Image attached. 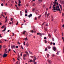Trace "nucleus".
I'll return each instance as SVG.
<instances>
[{
	"label": "nucleus",
	"mask_w": 64,
	"mask_h": 64,
	"mask_svg": "<svg viewBox=\"0 0 64 64\" xmlns=\"http://www.w3.org/2000/svg\"><path fill=\"white\" fill-rule=\"evenodd\" d=\"M33 61V60H30V62H32Z\"/></svg>",
	"instance_id": "33"
},
{
	"label": "nucleus",
	"mask_w": 64,
	"mask_h": 64,
	"mask_svg": "<svg viewBox=\"0 0 64 64\" xmlns=\"http://www.w3.org/2000/svg\"><path fill=\"white\" fill-rule=\"evenodd\" d=\"M63 19H62V22H63Z\"/></svg>",
	"instance_id": "64"
},
{
	"label": "nucleus",
	"mask_w": 64,
	"mask_h": 64,
	"mask_svg": "<svg viewBox=\"0 0 64 64\" xmlns=\"http://www.w3.org/2000/svg\"><path fill=\"white\" fill-rule=\"evenodd\" d=\"M8 52V51L6 50V49L5 50V52H4V53L5 54L7 53Z\"/></svg>",
	"instance_id": "10"
},
{
	"label": "nucleus",
	"mask_w": 64,
	"mask_h": 64,
	"mask_svg": "<svg viewBox=\"0 0 64 64\" xmlns=\"http://www.w3.org/2000/svg\"><path fill=\"white\" fill-rule=\"evenodd\" d=\"M47 12H45V16H46V15H47Z\"/></svg>",
	"instance_id": "22"
},
{
	"label": "nucleus",
	"mask_w": 64,
	"mask_h": 64,
	"mask_svg": "<svg viewBox=\"0 0 64 64\" xmlns=\"http://www.w3.org/2000/svg\"><path fill=\"white\" fill-rule=\"evenodd\" d=\"M34 64H37V62H34Z\"/></svg>",
	"instance_id": "63"
},
{
	"label": "nucleus",
	"mask_w": 64,
	"mask_h": 64,
	"mask_svg": "<svg viewBox=\"0 0 64 64\" xmlns=\"http://www.w3.org/2000/svg\"><path fill=\"white\" fill-rule=\"evenodd\" d=\"M3 43V42H2V41H1V40H0V43Z\"/></svg>",
	"instance_id": "32"
},
{
	"label": "nucleus",
	"mask_w": 64,
	"mask_h": 64,
	"mask_svg": "<svg viewBox=\"0 0 64 64\" xmlns=\"http://www.w3.org/2000/svg\"><path fill=\"white\" fill-rule=\"evenodd\" d=\"M26 45L27 47H28V46L29 45V44H26Z\"/></svg>",
	"instance_id": "43"
},
{
	"label": "nucleus",
	"mask_w": 64,
	"mask_h": 64,
	"mask_svg": "<svg viewBox=\"0 0 64 64\" xmlns=\"http://www.w3.org/2000/svg\"><path fill=\"white\" fill-rule=\"evenodd\" d=\"M26 57V56H25V54H24V55L23 57Z\"/></svg>",
	"instance_id": "44"
},
{
	"label": "nucleus",
	"mask_w": 64,
	"mask_h": 64,
	"mask_svg": "<svg viewBox=\"0 0 64 64\" xmlns=\"http://www.w3.org/2000/svg\"><path fill=\"white\" fill-rule=\"evenodd\" d=\"M26 54H28V52H26Z\"/></svg>",
	"instance_id": "52"
},
{
	"label": "nucleus",
	"mask_w": 64,
	"mask_h": 64,
	"mask_svg": "<svg viewBox=\"0 0 64 64\" xmlns=\"http://www.w3.org/2000/svg\"><path fill=\"white\" fill-rule=\"evenodd\" d=\"M25 13H27V10H25Z\"/></svg>",
	"instance_id": "16"
},
{
	"label": "nucleus",
	"mask_w": 64,
	"mask_h": 64,
	"mask_svg": "<svg viewBox=\"0 0 64 64\" xmlns=\"http://www.w3.org/2000/svg\"><path fill=\"white\" fill-rule=\"evenodd\" d=\"M63 52L64 53V47L63 48Z\"/></svg>",
	"instance_id": "54"
},
{
	"label": "nucleus",
	"mask_w": 64,
	"mask_h": 64,
	"mask_svg": "<svg viewBox=\"0 0 64 64\" xmlns=\"http://www.w3.org/2000/svg\"><path fill=\"white\" fill-rule=\"evenodd\" d=\"M12 20H13V18H11V21H12Z\"/></svg>",
	"instance_id": "59"
},
{
	"label": "nucleus",
	"mask_w": 64,
	"mask_h": 64,
	"mask_svg": "<svg viewBox=\"0 0 64 64\" xmlns=\"http://www.w3.org/2000/svg\"><path fill=\"white\" fill-rule=\"evenodd\" d=\"M56 4L57 5H58L59 4H58V3L57 2V3H56Z\"/></svg>",
	"instance_id": "57"
},
{
	"label": "nucleus",
	"mask_w": 64,
	"mask_h": 64,
	"mask_svg": "<svg viewBox=\"0 0 64 64\" xmlns=\"http://www.w3.org/2000/svg\"><path fill=\"white\" fill-rule=\"evenodd\" d=\"M23 58L24 59V60H25L26 59V58H25V57H23Z\"/></svg>",
	"instance_id": "53"
},
{
	"label": "nucleus",
	"mask_w": 64,
	"mask_h": 64,
	"mask_svg": "<svg viewBox=\"0 0 64 64\" xmlns=\"http://www.w3.org/2000/svg\"><path fill=\"white\" fill-rule=\"evenodd\" d=\"M25 32H26V31H24L22 32V34H25Z\"/></svg>",
	"instance_id": "13"
},
{
	"label": "nucleus",
	"mask_w": 64,
	"mask_h": 64,
	"mask_svg": "<svg viewBox=\"0 0 64 64\" xmlns=\"http://www.w3.org/2000/svg\"><path fill=\"white\" fill-rule=\"evenodd\" d=\"M48 49H50V48H51V47L50 46H48Z\"/></svg>",
	"instance_id": "27"
},
{
	"label": "nucleus",
	"mask_w": 64,
	"mask_h": 64,
	"mask_svg": "<svg viewBox=\"0 0 64 64\" xmlns=\"http://www.w3.org/2000/svg\"><path fill=\"white\" fill-rule=\"evenodd\" d=\"M18 24V22H17L16 23V25H17Z\"/></svg>",
	"instance_id": "42"
},
{
	"label": "nucleus",
	"mask_w": 64,
	"mask_h": 64,
	"mask_svg": "<svg viewBox=\"0 0 64 64\" xmlns=\"http://www.w3.org/2000/svg\"><path fill=\"white\" fill-rule=\"evenodd\" d=\"M56 32V30H55L54 31V33H55V32Z\"/></svg>",
	"instance_id": "60"
},
{
	"label": "nucleus",
	"mask_w": 64,
	"mask_h": 64,
	"mask_svg": "<svg viewBox=\"0 0 64 64\" xmlns=\"http://www.w3.org/2000/svg\"><path fill=\"white\" fill-rule=\"evenodd\" d=\"M32 14H30V15H28V17L29 18H30V17H32Z\"/></svg>",
	"instance_id": "8"
},
{
	"label": "nucleus",
	"mask_w": 64,
	"mask_h": 64,
	"mask_svg": "<svg viewBox=\"0 0 64 64\" xmlns=\"http://www.w3.org/2000/svg\"><path fill=\"white\" fill-rule=\"evenodd\" d=\"M52 41H54V38H52Z\"/></svg>",
	"instance_id": "18"
},
{
	"label": "nucleus",
	"mask_w": 64,
	"mask_h": 64,
	"mask_svg": "<svg viewBox=\"0 0 64 64\" xmlns=\"http://www.w3.org/2000/svg\"><path fill=\"white\" fill-rule=\"evenodd\" d=\"M5 26H2L1 27L2 28H4V27Z\"/></svg>",
	"instance_id": "30"
},
{
	"label": "nucleus",
	"mask_w": 64,
	"mask_h": 64,
	"mask_svg": "<svg viewBox=\"0 0 64 64\" xmlns=\"http://www.w3.org/2000/svg\"><path fill=\"white\" fill-rule=\"evenodd\" d=\"M18 6H20V5H21V4H20L19 3L18 4Z\"/></svg>",
	"instance_id": "40"
},
{
	"label": "nucleus",
	"mask_w": 64,
	"mask_h": 64,
	"mask_svg": "<svg viewBox=\"0 0 64 64\" xmlns=\"http://www.w3.org/2000/svg\"><path fill=\"white\" fill-rule=\"evenodd\" d=\"M38 19L40 18V16H38Z\"/></svg>",
	"instance_id": "29"
},
{
	"label": "nucleus",
	"mask_w": 64,
	"mask_h": 64,
	"mask_svg": "<svg viewBox=\"0 0 64 64\" xmlns=\"http://www.w3.org/2000/svg\"><path fill=\"white\" fill-rule=\"evenodd\" d=\"M18 44H19V45H20V43L19 42H18Z\"/></svg>",
	"instance_id": "47"
},
{
	"label": "nucleus",
	"mask_w": 64,
	"mask_h": 64,
	"mask_svg": "<svg viewBox=\"0 0 64 64\" xmlns=\"http://www.w3.org/2000/svg\"><path fill=\"white\" fill-rule=\"evenodd\" d=\"M7 54L4 53L3 55V58H5V57H7Z\"/></svg>",
	"instance_id": "2"
},
{
	"label": "nucleus",
	"mask_w": 64,
	"mask_h": 64,
	"mask_svg": "<svg viewBox=\"0 0 64 64\" xmlns=\"http://www.w3.org/2000/svg\"><path fill=\"white\" fill-rule=\"evenodd\" d=\"M52 57H54V56H55V55L54 54H52Z\"/></svg>",
	"instance_id": "41"
},
{
	"label": "nucleus",
	"mask_w": 64,
	"mask_h": 64,
	"mask_svg": "<svg viewBox=\"0 0 64 64\" xmlns=\"http://www.w3.org/2000/svg\"><path fill=\"white\" fill-rule=\"evenodd\" d=\"M1 15L2 16H3L4 18H5V16H4V15L3 14H2Z\"/></svg>",
	"instance_id": "19"
},
{
	"label": "nucleus",
	"mask_w": 64,
	"mask_h": 64,
	"mask_svg": "<svg viewBox=\"0 0 64 64\" xmlns=\"http://www.w3.org/2000/svg\"><path fill=\"white\" fill-rule=\"evenodd\" d=\"M20 16H22V12L20 11Z\"/></svg>",
	"instance_id": "12"
},
{
	"label": "nucleus",
	"mask_w": 64,
	"mask_h": 64,
	"mask_svg": "<svg viewBox=\"0 0 64 64\" xmlns=\"http://www.w3.org/2000/svg\"><path fill=\"white\" fill-rule=\"evenodd\" d=\"M16 48H18V46H16Z\"/></svg>",
	"instance_id": "35"
},
{
	"label": "nucleus",
	"mask_w": 64,
	"mask_h": 64,
	"mask_svg": "<svg viewBox=\"0 0 64 64\" xmlns=\"http://www.w3.org/2000/svg\"><path fill=\"white\" fill-rule=\"evenodd\" d=\"M46 26H48V24H46Z\"/></svg>",
	"instance_id": "55"
},
{
	"label": "nucleus",
	"mask_w": 64,
	"mask_h": 64,
	"mask_svg": "<svg viewBox=\"0 0 64 64\" xmlns=\"http://www.w3.org/2000/svg\"><path fill=\"white\" fill-rule=\"evenodd\" d=\"M40 33H37V35H40Z\"/></svg>",
	"instance_id": "38"
},
{
	"label": "nucleus",
	"mask_w": 64,
	"mask_h": 64,
	"mask_svg": "<svg viewBox=\"0 0 64 64\" xmlns=\"http://www.w3.org/2000/svg\"><path fill=\"white\" fill-rule=\"evenodd\" d=\"M49 15H50V13H48V14H47V17H48Z\"/></svg>",
	"instance_id": "24"
},
{
	"label": "nucleus",
	"mask_w": 64,
	"mask_h": 64,
	"mask_svg": "<svg viewBox=\"0 0 64 64\" xmlns=\"http://www.w3.org/2000/svg\"><path fill=\"white\" fill-rule=\"evenodd\" d=\"M48 61V63L49 64H51L52 63V61L51 60H49V59L47 60Z\"/></svg>",
	"instance_id": "4"
},
{
	"label": "nucleus",
	"mask_w": 64,
	"mask_h": 64,
	"mask_svg": "<svg viewBox=\"0 0 64 64\" xmlns=\"http://www.w3.org/2000/svg\"><path fill=\"white\" fill-rule=\"evenodd\" d=\"M44 41L45 43H47V41L46 40H44Z\"/></svg>",
	"instance_id": "26"
},
{
	"label": "nucleus",
	"mask_w": 64,
	"mask_h": 64,
	"mask_svg": "<svg viewBox=\"0 0 64 64\" xmlns=\"http://www.w3.org/2000/svg\"><path fill=\"white\" fill-rule=\"evenodd\" d=\"M35 10V8L32 9V11L33 12H34V11Z\"/></svg>",
	"instance_id": "21"
},
{
	"label": "nucleus",
	"mask_w": 64,
	"mask_h": 64,
	"mask_svg": "<svg viewBox=\"0 0 64 64\" xmlns=\"http://www.w3.org/2000/svg\"><path fill=\"white\" fill-rule=\"evenodd\" d=\"M38 1L40 3V0H38Z\"/></svg>",
	"instance_id": "46"
},
{
	"label": "nucleus",
	"mask_w": 64,
	"mask_h": 64,
	"mask_svg": "<svg viewBox=\"0 0 64 64\" xmlns=\"http://www.w3.org/2000/svg\"><path fill=\"white\" fill-rule=\"evenodd\" d=\"M37 18L35 17V20H37Z\"/></svg>",
	"instance_id": "62"
},
{
	"label": "nucleus",
	"mask_w": 64,
	"mask_h": 64,
	"mask_svg": "<svg viewBox=\"0 0 64 64\" xmlns=\"http://www.w3.org/2000/svg\"><path fill=\"white\" fill-rule=\"evenodd\" d=\"M62 16H64V13L63 12L62 13Z\"/></svg>",
	"instance_id": "50"
},
{
	"label": "nucleus",
	"mask_w": 64,
	"mask_h": 64,
	"mask_svg": "<svg viewBox=\"0 0 64 64\" xmlns=\"http://www.w3.org/2000/svg\"><path fill=\"white\" fill-rule=\"evenodd\" d=\"M1 5L2 6H3V4L2 3V4Z\"/></svg>",
	"instance_id": "51"
},
{
	"label": "nucleus",
	"mask_w": 64,
	"mask_h": 64,
	"mask_svg": "<svg viewBox=\"0 0 64 64\" xmlns=\"http://www.w3.org/2000/svg\"><path fill=\"white\" fill-rule=\"evenodd\" d=\"M62 27H63V28H64V24H63L62 25Z\"/></svg>",
	"instance_id": "58"
},
{
	"label": "nucleus",
	"mask_w": 64,
	"mask_h": 64,
	"mask_svg": "<svg viewBox=\"0 0 64 64\" xmlns=\"http://www.w3.org/2000/svg\"><path fill=\"white\" fill-rule=\"evenodd\" d=\"M42 35H44V34H40V36H42Z\"/></svg>",
	"instance_id": "39"
},
{
	"label": "nucleus",
	"mask_w": 64,
	"mask_h": 64,
	"mask_svg": "<svg viewBox=\"0 0 64 64\" xmlns=\"http://www.w3.org/2000/svg\"><path fill=\"white\" fill-rule=\"evenodd\" d=\"M18 3H19L20 4L21 3V1L20 0H18Z\"/></svg>",
	"instance_id": "20"
},
{
	"label": "nucleus",
	"mask_w": 64,
	"mask_h": 64,
	"mask_svg": "<svg viewBox=\"0 0 64 64\" xmlns=\"http://www.w3.org/2000/svg\"><path fill=\"white\" fill-rule=\"evenodd\" d=\"M3 47L4 48H6V46L5 45L4 46H3Z\"/></svg>",
	"instance_id": "34"
},
{
	"label": "nucleus",
	"mask_w": 64,
	"mask_h": 64,
	"mask_svg": "<svg viewBox=\"0 0 64 64\" xmlns=\"http://www.w3.org/2000/svg\"><path fill=\"white\" fill-rule=\"evenodd\" d=\"M7 19H6L5 22H7Z\"/></svg>",
	"instance_id": "48"
},
{
	"label": "nucleus",
	"mask_w": 64,
	"mask_h": 64,
	"mask_svg": "<svg viewBox=\"0 0 64 64\" xmlns=\"http://www.w3.org/2000/svg\"><path fill=\"white\" fill-rule=\"evenodd\" d=\"M6 27L4 28V30H2V32H4L5 30H6Z\"/></svg>",
	"instance_id": "11"
},
{
	"label": "nucleus",
	"mask_w": 64,
	"mask_h": 64,
	"mask_svg": "<svg viewBox=\"0 0 64 64\" xmlns=\"http://www.w3.org/2000/svg\"><path fill=\"white\" fill-rule=\"evenodd\" d=\"M11 47L12 49H13V48H14L15 47V46L14 45H13L11 46Z\"/></svg>",
	"instance_id": "6"
},
{
	"label": "nucleus",
	"mask_w": 64,
	"mask_h": 64,
	"mask_svg": "<svg viewBox=\"0 0 64 64\" xmlns=\"http://www.w3.org/2000/svg\"><path fill=\"white\" fill-rule=\"evenodd\" d=\"M28 16V15H27V14H25V16Z\"/></svg>",
	"instance_id": "49"
},
{
	"label": "nucleus",
	"mask_w": 64,
	"mask_h": 64,
	"mask_svg": "<svg viewBox=\"0 0 64 64\" xmlns=\"http://www.w3.org/2000/svg\"><path fill=\"white\" fill-rule=\"evenodd\" d=\"M56 2H54V4L53 5V6L52 7L53 8L52 10L53 11L55 10V6H56Z\"/></svg>",
	"instance_id": "1"
},
{
	"label": "nucleus",
	"mask_w": 64,
	"mask_h": 64,
	"mask_svg": "<svg viewBox=\"0 0 64 64\" xmlns=\"http://www.w3.org/2000/svg\"><path fill=\"white\" fill-rule=\"evenodd\" d=\"M50 6L49 7V8L50 9H51V7H52L51 6V5H50Z\"/></svg>",
	"instance_id": "45"
},
{
	"label": "nucleus",
	"mask_w": 64,
	"mask_h": 64,
	"mask_svg": "<svg viewBox=\"0 0 64 64\" xmlns=\"http://www.w3.org/2000/svg\"><path fill=\"white\" fill-rule=\"evenodd\" d=\"M48 36L50 38H51V35H50V34H48Z\"/></svg>",
	"instance_id": "15"
},
{
	"label": "nucleus",
	"mask_w": 64,
	"mask_h": 64,
	"mask_svg": "<svg viewBox=\"0 0 64 64\" xmlns=\"http://www.w3.org/2000/svg\"><path fill=\"white\" fill-rule=\"evenodd\" d=\"M21 47L22 49H24V48H23V47L22 46H21Z\"/></svg>",
	"instance_id": "23"
},
{
	"label": "nucleus",
	"mask_w": 64,
	"mask_h": 64,
	"mask_svg": "<svg viewBox=\"0 0 64 64\" xmlns=\"http://www.w3.org/2000/svg\"><path fill=\"white\" fill-rule=\"evenodd\" d=\"M47 39V38H46V37H44V39Z\"/></svg>",
	"instance_id": "28"
},
{
	"label": "nucleus",
	"mask_w": 64,
	"mask_h": 64,
	"mask_svg": "<svg viewBox=\"0 0 64 64\" xmlns=\"http://www.w3.org/2000/svg\"><path fill=\"white\" fill-rule=\"evenodd\" d=\"M60 5V8L61 9V10L62 11V6H61V5L60 4H59Z\"/></svg>",
	"instance_id": "9"
},
{
	"label": "nucleus",
	"mask_w": 64,
	"mask_h": 64,
	"mask_svg": "<svg viewBox=\"0 0 64 64\" xmlns=\"http://www.w3.org/2000/svg\"><path fill=\"white\" fill-rule=\"evenodd\" d=\"M18 64V62H17L16 63V64Z\"/></svg>",
	"instance_id": "61"
},
{
	"label": "nucleus",
	"mask_w": 64,
	"mask_h": 64,
	"mask_svg": "<svg viewBox=\"0 0 64 64\" xmlns=\"http://www.w3.org/2000/svg\"><path fill=\"white\" fill-rule=\"evenodd\" d=\"M53 50H54V51H56V48L55 46L53 47Z\"/></svg>",
	"instance_id": "5"
},
{
	"label": "nucleus",
	"mask_w": 64,
	"mask_h": 64,
	"mask_svg": "<svg viewBox=\"0 0 64 64\" xmlns=\"http://www.w3.org/2000/svg\"><path fill=\"white\" fill-rule=\"evenodd\" d=\"M60 52V51H58L57 52V53H56L57 55H58L59 54V53Z\"/></svg>",
	"instance_id": "14"
},
{
	"label": "nucleus",
	"mask_w": 64,
	"mask_h": 64,
	"mask_svg": "<svg viewBox=\"0 0 64 64\" xmlns=\"http://www.w3.org/2000/svg\"><path fill=\"white\" fill-rule=\"evenodd\" d=\"M34 59L33 61V62H35V60H36V58L35 56L34 57Z\"/></svg>",
	"instance_id": "7"
},
{
	"label": "nucleus",
	"mask_w": 64,
	"mask_h": 64,
	"mask_svg": "<svg viewBox=\"0 0 64 64\" xmlns=\"http://www.w3.org/2000/svg\"><path fill=\"white\" fill-rule=\"evenodd\" d=\"M50 56V55H49V54H47V56L48 58H49V57Z\"/></svg>",
	"instance_id": "17"
},
{
	"label": "nucleus",
	"mask_w": 64,
	"mask_h": 64,
	"mask_svg": "<svg viewBox=\"0 0 64 64\" xmlns=\"http://www.w3.org/2000/svg\"><path fill=\"white\" fill-rule=\"evenodd\" d=\"M47 48H45V51H47Z\"/></svg>",
	"instance_id": "25"
},
{
	"label": "nucleus",
	"mask_w": 64,
	"mask_h": 64,
	"mask_svg": "<svg viewBox=\"0 0 64 64\" xmlns=\"http://www.w3.org/2000/svg\"><path fill=\"white\" fill-rule=\"evenodd\" d=\"M45 30H46V31H47V28H46Z\"/></svg>",
	"instance_id": "56"
},
{
	"label": "nucleus",
	"mask_w": 64,
	"mask_h": 64,
	"mask_svg": "<svg viewBox=\"0 0 64 64\" xmlns=\"http://www.w3.org/2000/svg\"><path fill=\"white\" fill-rule=\"evenodd\" d=\"M58 10L59 11H61V10H60V8H59L58 9Z\"/></svg>",
	"instance_id": "36"
},
{
	"label": "nucleus",
	"mask_w": 64,
	"mask_h": 64,
	"mask_svg": "<svg viewBox=\"0 0 64 64\" xmlns=\"http://www.w3.org/2000/svg\"><path fill=\"white\" fill-rule=\"evenodd\" d=\"M36 4H34L32 5L33 6H35V5Z\"/></svg>",
	"instance_id": "37"
},
{
	"label": "nucleus",
	"mask_w": 64,
	"mask_h": 64,
	"mask_svg": "<svg viewBox=\"0 0 64 64\" xmlns=\"http://www.w3.org/2000/svg\"><path fill=\"white\" fill-rule=\"evenodd\" d=\"M56 8L55 9V10H56V11H58V8H59V6H56Z\"/></svg>",
	"instance_id": "3"
},
{
	"label": "nucleus",
	"mask_w": 64,
	"mask_h": 64,
	"mask_svg": "<svg viewBox=\"0 0 64 64\" xmlns=\"http://www.w3.org/2000/svg\"><path fill=\"white\" fill-rule=\"evenodd\" d=\"M32 33H33L34 32V31L33 30H31Z\"/></svg>",
	"instance_id": "31"
}]
</instances>
